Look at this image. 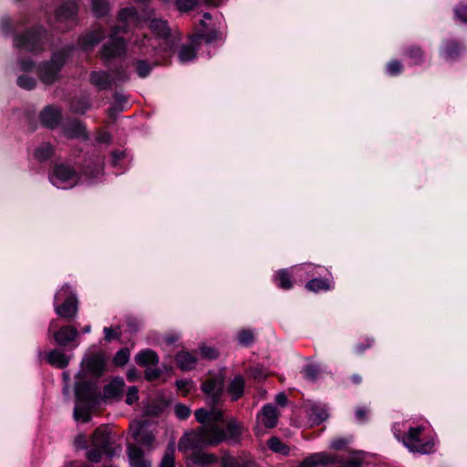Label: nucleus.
<instances>
[{
    "label": "nucleus",
    "instance_id": "f257e3e1",
    "mask_svg": "<svg viewBox=\"0 0 467 467\" xmlns=\"http://www.w3.org/2000/svg\"><path fill=\"white\" fill-rule=\"evenodd\" d=\"M76 403L73 411L75 420L83 423L91 420V412L99 404V392L94 382L78 381L74 387Z\"/></svg>",
    "mask_w": 467,
    "mask_h": 467
},
{
    "label": "nucleus",
    "instance_id": "f03ea898",
    "mask_svg": "<svg viewBox=\"0 0 467 467\" xmlns=\"http://www.w3.org/2000/svg\"><path fill=\"white\" fill-rule=\"evenodd\" d=\"M114 434L113 426L106 424L99 426L93 431L89 437V449L87 451L89 462L98 463L102 460L103 455L109 458L114 456Z\"/></svg>",
    "mask_w": 467,
    "mask_h": 467
},
{
    "label": "nucleus",
    "instance_id": "7ed1b4c3",
    "mask_svg": "<svg viewBox=\"0 0 467 467\" xmlns=\"http://www.w3.org/2000/svg\"><path fill=\"white\" fill-rule=\"evenodd\" d=\"M217 441L218 440L213 436L211 424H207L185 432L179 440L178 449L183 453H193L205 447L216 446Z\"/></svg>",
    "mask_w": 467,
    "mask_h": 467
},
{
    "label": "nucleus",
    "instance_id": "20e7f679",
    "mask_svg": "<svg viewBox=\"0 0 467 467\" xmlns=\"http://www.w3.org/2000/svg\"><path fill=\"white\" fill-rule=\"evenodd\" d=\"M71 47H65L51 56L50 60L41 63L37 67V76L45 85H52L60 78V71L72 52Z\"/></svg>",
    "mask_w": 467,
    "mask_h": 467
},
{
    "label": "nucleus",
    "instance_id": "39448f33",
    "mask_svg": "<svg viewBox=\"0 0 467 467\" xmlns=\"http://www.w3.org/2000/svg\"><path fill=\"white\" fill-rule=\"evenodd\" d=\"M213 436L218 440L216 446L223 441H229L234 444L241 442L242 436L245 431L244 424L236 419H230L224 428L218 424H211Z\"/></svg>",
    "mask_w": 467,
    "mask_h": 467
},
{
    "label": "nucleus",
    "instance_id": "423d86ee",
    "mask_svg": "<svg viewBox=\"0 0 467 467\" xmlns=\"http://www.w3.org/2000/svg\"><path fill=\"white\" fill-rule=\"evenodd\" d=\"M60 297H65V302L55 306L57 315L63 318H74L78 311V301L69 285L66 284L60 288L55 296V300Z\"/></svg>",
    "mask_w": 467,
    "mask_h": 467
},
{
    "label": "nucleus",
    "instance_id": "0eeeda50",
    "mask_svg": "<svg viewBox=\"0 0 467 467\" xmlns=\"http://www.w3.org/2000/svg\"><path fill=\"white\" fill-rule=\"evenodd\" d=\"M46 32L44 28L38 27L27 31L20 36H16L14 42L16 47L31 53H39L44 49Z\"/></svg>",
    "mask_w": 467,
    "mask_h": 467
},
{
    "label": "nucleus",
    "instance_id": "6e6552de",
    "mask_svg": "<svg viewBox=\"0 0 467 467\" xmlns=\"http://www.w3.org/2000/svg\"><path fill=\"white\" fill-rule=\"evenodd\" d=\"M79 180L77 171L66 164H57L53 168L49 176L50 182L60 189L74 187Z\"/></svg>",
    "mask_w": 467,
    "mask_h": 467
},
{
    "label": "nucleus",
    "instance_id": "1a4fd4ad",
    "mask_svg": "<svg viewBox=\"0 0 467 467\" xmlns=\"http://www.w3.org/2000/svg\"><path fill=\"white\" fill-rule=\"evenodd\" d=\"M107 358L102 352H92L86 355L81 367L93 377L99 378L106 372Z\"/></svg>",
    "mask_w": 467,
    "mask_h": 467
},
{
    "label": "nucleus",
    "instance_id": "9d476101",
    "mask_svg": "<svg viewBox=\"0 0 467 467\" xmlns=\"http://www.w3.org/2000/svg\"><path fill=\"white\" fill-rule=\"evenodd\" d=\"M423 431V427H415L410 428L408 431V433L403 438V443L404 445L413 452H420V453H429L432 447L433 442H425L421 443L420 440V436Z\"/></svg>",
    "mask_w": 467,
    "mask_h": 467
},
{
    "label": "nucleus",
    "instance_id": "9b49d317",
    "mask_svg": "<svg viewBox=\"0 0 467 467\" xmlns=\"http://www.w3.org/2000/svg\"><path fill=\"white\" fill-rule=\"evenodd\" d=\"M57 327V319L51 320L48 327V333L53 332L54 340L58 346L66 347L69 343L73 342L78 336V329L72 326H64L57 330H55Z\"/></svg>",
    "mask_w": 467,
    "mask_h": 467
},
{
    "label": "nucleus",
    "instance_id": "f8f14e48",
    "mask_svg": "<svg viewBox=\"0 0 467 467\" xmlns=\"http://www.w3.org/2000/svg\"><path fill=\"white\" fill-rule=\"evenodd\" d=\"M223 388V378L219 375L207 379L202 384V390L211 400L213 405H216L221 398Z\"/></svg>",
    "mask_w": 467,
    "mask_h": 467
},
{
    "label": "nucleus",
    "instance_id": "ddd939ff",
    "mask_svg": "<svg viewBox=\"0 0 467 467\" xmlns=\"http://www.w3.org/2000/svg\"><path fill=\"white\" fill-rule=\"evenodd\" d=\"M139 24L138 14L134 8H127L119 12V33H126Z\"/></svg>",
    "mask_w": 467,
    "mask_h": 467
},
{
    "label": "nucleus",
    "instance_id": "4468645a",
    "mask_svg": "<svg viewBox=\"0 0 467 467\" xmlns=\"http://www.w3.org/2000/svg\"><path fill=\"white\" fill-rule=\"evenodd\" d=\"M40 119L44 126L54 129L61 120V110L52 105L47 106L40 114Z\"/></svg>",
    "mask_w": 467,
    "mask_h": 467
},
{
    "label": "nucleus",
    "instance_id": "2eb2a0df",
    "mask_svg": "<svg viewBox=\"0 0 467 467\" xmlns=\"http://www.w3.org/2000/svg\"><path fill=\"white\" fill-rule=\"evenodd\" d=\"M279 418V412L277 409L272 404L265 405L261 412L258 414V420L262 424L268 429H272L276 426Z\"/></svg>",
    "mask_w": 467,
    "mask_h": 467
},
{
    "label": "nucleus",
    "instance_id": "dca6fc26",
    "mask_svg": "<svg viewBox=\"0 0 467 467\" xmlns=\"http://www.w3.org/2000/svg\"><path fill=\"white\" fill-rule=\"evenodd\" d=\"M143 451L135 446L129 445L128 456L131 467H151V462L144 458Z\"/></svg>",
    "mask_w": 467,
    "mask_h": 467
},
{
    "label": "nucleus",
    "instance_id": "f3484780",
    "mask_svg": "<svg viewBox=\"0 0 467 467\" xmlns=\"http://www.w3.org/2000/svg\"><path fill=\"white\" fill-rule=\"evenodd\" d=\"M65 135L70 139H82L87 140L88 133L85 126L79 121H71L63 127Z\"/></svg>",
    "mask_w": 467,
    "mask_h": 467
},
{
    "label": "nucleus",
    "instance_id": "a211bd4d",
    "mask_svg": "<svg viewBox=\"0 0 467 467\" xmlns=\"http://www.w3.org/2000/svg\"><path fill=\"white\" fill-rule=\"evenodd\" d=\"M103 36L104 32L98 28L82 36L78 40V44L83 50L88 51L92 49Z\"/></svg>",
    "mask_w": 467,
    "mask_h": 467
},
{
    "label": "nucleus",
    "instance_id": "6ab92c4d",
    "mask_svg": "<svg viewBox=\"0 0 467 467\" xmlns=\"http://www.w3.org/2000/svg\"><path fill=\"white\" fill-rule=\"evenodd\" d=\"M175 360L182 370H192L195 368L198 358L194 353L181 350L176 354Z\"/></svg>",
    "mask_w": 467,
    "mask_h": 467
},
{
    "label": "nucleus",
    "instance_id": "aec40b11",
    "mask_svg": "<svg viewBox=\"0 0 467 467\" xmlns=\"http://www.w3.org/2000/svg\"><path fill=\"white\" fill-rule=\"evenodd\" d=\"M116 34L117 29L113 28L111 31L109 43L105 45L101 50V58L107 65L113 63L117 55V41L115 38Z\"/></svg>",
    "mask_w": 467,
    "mask_h": 467
},
{
    "label": "nucleus",
    "instance_id": "412c9836",
    "mask_svg": "<svg viewBox=\"0 0 467 467\" xmlns=\"http://www.w3.org/2000/svg\"><path fill=\"white\" fill-rule=\"evenodd\" d=\"M71 359V357L65 354L60 349H53L47 353V361L51 365L58 368H65Z\"/></svg>",
    "mask_w": 467,
    "mask_h": 467
},
{
    "label": "nucleus",
    "instance_id": "4be33fe9",
    "mask_svg": "<svg viewBox=\"0 0 467 467\" xmlns=\"http://www.w3.org/2000/svg\"><path fill=\"white\" fill-rule=\"evenodd\" d=\"M462 48L455 40H446L443 42L441 53L448 60H454L462 54Z\"/></svg>",
    "mask_w": 467,
    "mask_h": 467
},
{
    "label": "nucleus",
    "instance_id": "5701e85b",
    "mask_svg": "<svg viewBox=\"0 0 467 467\" xmlns=\"http://www.w3.org/2000/svg\"><path fill=\"white\" fill-rule=\"evenodd\" d=\"M191 460L192 463L199 465L201 467H208L210 465L214 464L217 462L218 458L215 454L205 452L202 450L194 451L192 456Z\"/></svg>",
    "mask_w": 467,
    "mask_h": 467
},
{
    "label": "nucleus",
    "instance_id": "b1692460",
    "mask_svg": "<svg viewBox=\"0 0 467 467\" xmlns=\"http://www.w3.org/2000/svg\"><path fill=\"white\" fill-rule=\"evenodd\" d=\"M221 465L222 467H252L254 463L249 459L233 457L228 451H224L221 458Z\"/></svg>",
    "mask_w": 467,
    "mask_h": 467
},
{
    "label": "nucleus",
    "instance_id": "393cba45",
    "mask_svg": "<svg viewBox=\"0 0 467 467\" xmlns=\"http://www.w3.org/2000/svg\"><path fill=\"white\" fill-rule=\"evenodd\" d=\"M90 80L99 89H107L114 81V76L108 72H93Z\"/></svg>",
    "mask_w": 467,
    "mask_h": 467
},
{
    "label": "nucleus",
    "instance_id": "a878e982",
    "mask_svg": "<svg viewBox=\"0 0 467 467\" xmlns=\"http://www.w3.org/2000/svg\"><path fill=\"white\" fill-rule=\"evenodd\" d=\"M150 29L161 38H168L170 36V28L165 20L161 18H151L149 24Z\"/></svg>",
    "mask_w": 467,
    "mask_h": 467
},
{
    "label": "nucleus",
    "instance_id": "bb28decb",
    "mask_svg": "<svg viewBox=\"0 0 467 467\" xmlns=\"http://www.w3.org/2000/svg\"><path fill=\"white\" fill-rule=\"evenodd\" d=\"M99 403H107L111 400L117 398V378H112L107 384L104 385L101 393H99Z\"/></svg>",
    "mask_w": 467,
    "mask_h": 467
},
{
    "label": "nucleus",
    "instance_id": "cd10ccee",
    "mask_svg": "<svg viewBox=\"0 0 467 467\" xmlns=\"http://www.w3.org/2000/svg\"><path fill=\"white\" fill-rule=\"evenodd\" d=\"M198 45L197 38H192L191 44L182 46L178 53L180 61L188 62L194 59Z\"/></svg>",
    "mask_w": 467,
    "mask_h": 467
},
{
    "label": "nucleus",
    "instance_id": "c85d7f7f",
    "mask_svg": "<svg viewBox=\"0 0 467 467\" xmlns=\"http://www.w3.org/2000/svg\"><path fill=\"white\" fill-rule=\"evenodd\" d=\"M78 12V5L75 2L63 4L56 12L57 20H67L73 18Z\"/></svg>",
    "mask_w": 467,
    "mask_h": 467
},
{
    "label": "nucleus",
    "instance_id": "c756f323",
    "mask_svg": "<svg viewBox=\"0 0 467 467\" xmlns=\"http://www.w3.org/2000/svg\"><path fill=\"white\" fill-rule=\"evenodd\" d=\"M136 361L140 366H157L159 358L153 350L145 349L136 356Z\"/></svg>",
    "mask_w": 467,
    "mask_h": 467
},
{
    "label": "nucleus",
    "instance_id": "7c9ffc66",
    "mask_svg": "<svg viewBox=\"0 0 467 467\" xmlns=\"http://www.w3.org/2000/svg\"><path fill=\"white\" fill-rule=\"evenodd\" d=\"M244 379L242 376L237 375L234 378L229 385L228 391L233 400H237L244 393Z\"/></svg>",
    "mask_w": 467,
    "mask_h": 467
},
{
    "label": "nucleus",
    "instance_id": "2f4dec72",
    "mask_svg": "<svg viewBox=\"0 0 467 467\" xmlns=\"http://www.w3.org/2000/svg\"><path fill=\"white\" fill-rule=\"evenodd\" d=\"M159 467H175V443L171 441L162 456Z\"/></svg>",
    "mask_w": 467,
    "mask_h": 467
},
{
    "label": "nucleus",
    "instance_id": "473e14b6",
    "mask_svg": "<svg viewBox=\"0 0 467 467\" xmlns=\"http://www.w3.org/2000/svg\"><path fill=\"white\" fill-rule=\"evenodd\" d=\"M167 404L162 400H152L145 406L144 414L150 417L160 416L166 409Z\"/></svg>",
    "mask_w": 467,
    "mask_h": 467
},
{
    "label": "nucleus",
    "instance_id": "72a5a7b5",
    "mask_svg": "<svg viewBox=\"0 0 467 467\" xmlns=\"http://www.w3.org/2000/svg\"><path fill=\"white\" fill-rule=\"evenodd\" d=\"M267 445L269 449L275 453H279L282 455L289 454V447L277 437L270 438L267 441Z\"/></svg>",
    "mask_w": 467,
    "mask_h": 467
},
{
    "label": "nucleus",
    "instance_id": "f704fd0d",
    "mask_svg": "<svg viewBox=\"0 0 467 467\" xmlns=\"http://www.w3.org/2000/svg\"><path fill=\"white\" fill-rule=\"evenodd\" d=\"M306 287L310 291L318 292L321 290H330L332 286L330 281L327 279L314 278L307 282Z\"/></svg>",
    "mask_w": 467,
    "mask_h": 467
},
{
    "label": "nucleus",
    "instance_id": "c9c22d12",
    "mask_svg": "<svg viewBox=\"0 0 467 467\" xmlns=\"http://www.w3.org/2000/svg\"><path fill=\"white\" fill-rule=\"evenodd\" d=\"M53 154V147L50 143H42L38 146L35 152L34 157L38 161H46L49 159Z\"/></svg>",
    "mask_w": 467,
    "mask_h": 467
},
{
    "label": "nucleus",
    "instance_id": "e433bc0d",
    "mask_svg": "<svg viewBox=\"0 0 467 467\" xmlns=\"http://www.w3.org/2000/svg\"><path fill=\"white\" fill-rule=\"evenodd\" d=\"M310 417L316 423H320L328 418V413L324 407L312 405L310 407Z\"/></svg>",
    "mask_w": 467,
    "mask_h": 467
},
{
    "label": "nucleus",
    "instance_id": "4c0bfd02",
    "mask_svg": "<svg viewBox=\"0 0 467 467\" xmlns=\"http://www.w3.org/2000/svg\"><path fill=\"white\" fill-rule=\"evenodd\" d=\"M406 56L412 60L413 64L418 65L423 60V50L419 46H411L407 48Z\"/></svg>",
    "mask_w": 467,
    "mask_h": 467
},
{
    "label": "nucleus",
    "instance_id": "58836bf2",
    "mask_svg": "<svg viewBox=\"0 0 467 467\" xmlns=\"http://www.w3.org/2000/svg\"><path fill=\"white\" fill-rule=\"evenodd\" d=\"M92 11L98 17L105 16L109 11V4L105 0H92Z\"/></svg>",
    "mask_w": 467,
    "mask_h": 467
},
{
    "label": "nucleus",
    "instance_id": "ea45409f",
    "mask_svg": "<svg viewBox=\"0 0 467 467\" xmlns=\"http://www.w3.org/2000/svg\"><path fill=\"white\" fill-rule=\"evenodd\" d=\"M320 369L317 365L307 364L303 368L304 377L306 380L316 381L319 375Z\"/></svg>",
    "mask_w": 467,
    "mask_h": 467
},
{
    "label": "nucleus",
    "instance_id": "a19ab883",
    "mask_svg": "<svg viewBox=\"0 0 467 467\" xmlns=\"http://www.w3.org/2000/svg\"><path fill=\"white\" fill-rule=\"evenodd\" d=\"M146 422L141 420H134L130 423V431L131 436L137 441L138 438L145 431Z\"/></svg>",
    "mask_w": 467,
    "mask_h": 467
},
{
    "label": "nucleus",
    "instance_id": "79ce46f5",
    "mask_svg": "<svg viewBox=\"0 0 467 467\" xmlns=\"http://www.w3.org/2000/svg\"><path fill=\"white\" fill-rule=\"evenodd\" d=\"M276 279L280 287L284 289H289L292 287V282L290 280V275L287 270H280L276 274Z\"/></svg>",
    "mask_w": 467,
    "mask_h": 467
},
{
    "label": "nucleus",
    "instance_id": "37998d69",
    "mask_svg": "<svg viewBox=\"0 0 467 467\" xmlns=\"http://www.w3.org/2000/svg\"><path fill=\"white\" fill-rule=\"evenodd\" d=\"M254 333L250 329H243L238 334V342L243 346H249L254 342Z\"/></svg>",
    "mask_w": 467,
    "mask_h": 467
},
{
    "label": "nucleus",
    "instance_id": "c03bdc74",
    "mask_svg": "<svg viewBox=\"0 0 467 467\" xmlns=\"http://www.w3.org/2000/svg\"><path fill=\"white\" fill-rule=\"evenodd\" d=\"M369 409L366 406H358L355 410L356 420L359 423H365L368 420Z\"/></svg>",
    "mask_w": 467,
    "mask_h": 467
},
{
    "label": "nucleus",
    "instance_id": "a18cd8bd",
    "mask_svg": "<svg viewBox=\"0 0 467 467\" xmlns=\"http://www.w3.org/2000/svg\"><path fill=\"white\" fill-rule=\"evenodd\" d=\"M89 108V103L86 99H78L71 103L70 109L75 113L83 114Z\"/></svg>",
    "mask_w": 467,
    "mask_h": 467
},
{
    "label": "nucleus",
    "instance_id": "49530a36",
    "mask_svg": "<svg viewBox=\"0 0 467 467\" xmlns=\"http://www.w3.org/2000/svg\"><path fill=\"white\" fill-rule=\"evenodd\" d=\"M201 356L207 359H215L219 356V352L213 347L202 345L200 347Z\"/></svg>",
    "mask_w": 467,
    "mask_h": 467
},
{
    "label": "nucleus",
    "instance_id": "de8ad7c7",
    "mask_svg": "<svg viewBox=\"0 0 467 467\" xmlns=\"http://www.w3.org/2000/svg\"><path fill=\"white\" fill-rule=\"evenodd\" d=\"M174 413L179 420H186L191 415V409L182 403L174 407Z\"/></svg>",
    "mask_w": 467,
    "mask_h": 467
},
{
    "label": "nucleus",
    "instance_id": "09e8293b",
    "mask_svg": "<svg viewBox=\"0 0 467 467\" xmlns=\"http://www.w3.org/2000/svg\"><path fill=\"white\" fill-rule=\"evenodd\" d=\"M17 85L25 89H32L36 86V80L32 77L20 76L17 78Z\"/></svg>",
    "mask_w": 467,
    "mask_h": 467
},
{
    "label": "nucleus",
    "instance_id": "8fccbe9b",
    "mask_svg": "<svg viewBox=\"0 0 467 467\" xmlns=\"http://www.w3.org/2000/svg\"><path fill=\"white\" fill-rule=\"evenodd\" d=\"M137 441L140 442L144 446L152 447L155 441V436L151 431L145 430L140 438H138Z\"/></svg>",
    "mask_w": 467,
    "mask_h": 467
},
{
    "label": "nucleus",
    "instance_id": "3c124183",
    "mask_svg": "<svg viewBox=\"0 0 467 467\" xmlns=\"http://www.w3.org/2000/svg\"><path fill=\"white\" fill-rule=\"evenodd\" d=\"M195 38H197V40L199 38H202L207 44H210L213 41L222 39V36L217 30H212L206 34H201L197 36Z\"/></svg>",
    "mask_w": 467,
    "mask_h": 467
},
{
    "label": "nucleus",
    "instance_id": "603ef678",
    "mask_svg": "<svg viewBox=\"0 0 467 467\" xmlns=\"http://www.w3.org/2000/svg\"><path fill=\"white\" fill-rule=\"evenodd\" d=\"M198 0H176L175 5L178 10L186 12L191 10L194 5H196Z\"/></svg>",
    "mask_w": 467,
    "mask_h": 467
},
{
    "label": "nucleus",
    "instance_id": "864d4df0",
    "mask_svg": "<svg viewBox=\"0 0 467 467\" xmlns=\"http://www.w3.org/2000/svg\"><path fill=\"white\" fill-rule=\"evenodd\" d=\"M223 420V411L217 408L209 410V424H217Z\"/></svg>",
    "mask_w": 467,
    "mask_h": 467
},
{
    "label": "nucleus",
    "instance_id": "5fc2aeb1",
    "mask_svg": "<svg viewBox=\"0 0 467 467\" xmlns=\"http://www.w3.org/2000/svg\"><path fill=\"white\" fill-rule=\"evenodd\" d=\"M196 420L203 425L209 424V410L199 409L195 410Z\"/></svg>",
    "mask_w": 467,
    "mask_h": 467
},
{
    "label": "nucleus",
    "instance_id": "6e6d98bb",
    "mask_svg": "<svg viewBox=\"0 0 467 467\" xmlns=\"http://www.w3.org/2000/svg\"><path fill=\"white\" fill-rule=\"evenodd\" d=\"M349 442H350V439L337 438L331 441L330 447L334 450H344L347 448V446L348 445Z\"/></svg>",
    "mask_w": 467,
    "mask_h": 467
},
{
    "label": "nucleus",
    "instance_id": "4d7b16f0",
    "mask_svg": "<svg viewBox=\"0 0 467 467\" xmlns=\"http://www.w3.org/2000/svg\"><path fill=\"white\" fill-rule=\"evenodd\" d=\"M402 67V64L399 60H392L387 65V70L392 76L400 74Z\"/></svg>",
    "mask_w": 467,
    "mask_h": 467
},
{
    "label": "nucleus",
    "instance_id": "13d9d810",
    "mask_svg": "<svg viewBox=\"0 0 467 467\" xmlns=\"http://www.w3.org/2000/svg\"><path fill=\"white\" fill-rule=\"evenodd\" d=\"M139 400L138 396V389L134 386L130 387L126 395L125 402L128 405H132L134 402H136Z\"/></svg>",
    "mask_w": 467,
    "mask_h": 467
},
{
    "label": "nucleus",
    "instance_id": "bf43d9fd",
    "mask_svg": "<svg viewBox=\"0 0 467 467\" xmlns=\"http://www.w3.org/2000/svg\"><path fill=\"white\" fill-rule=\"evenodd\" d=\"M454 13L456 17L463 23H467V5H459Z\"/></svg>",
    "mask_w": 467,
    "mask_h": 467
},
{
    "label": "nucleus",
    "instance_id": "052dcab7",
    "mask_svg": "<svg viewBox=\"0 0 467 467\" xmlns=\"http://www.w3.org/2000/svg\"><path fill=\"white\" fill-rule=\"evenodd\" d=\"M161 370L156 366H149L145 370V378L148 380H153L161 376Z\"/></svg>",
    "mask_w": 467,
    "mask_h": 467
},
{
    "label": "nucleus",
    "instance_id": "680f3d73",
    "mask_svg": "<svg viewBox=\"0 0 467 467\" xmlns=\"http://www.w3.org/2000/svg\"><path fill=\"white\" fill-rule=\"evenodd\" d=\"M126 323L130 332H137L140 326L139 319L131 316L126 317Z\"/></svg>",
    "mask_w": 467,
    "mask_h": 467
},
{
    "label": "nucleus",
    "instance_id": "e2e57ef3",
    "mask_svg": "<svg viewBox=\"0 0 467 467\" xmlns=\"http://www.w3.org/2000/svg\"><path fill=\"white\" fill-rule=\"evenodd\" d=\"M136 70L140 77L144 78L150 73V67L144 61H139L137 63Z\"/></svg>",
    "mask_w": 467,
    "mask_h": 467
},
{
    "label": "nucleus",
    "instance_id": "0e129e2a",
    "mask_svg": "<svg viewBox=\"0 0 467 467\" xmlns=\"http://www.w3.org/2000/svg\"><path fill=\"white\" fill-rule=\"evenodd\" d=\"M74 444L79 449H88V441L86 435L83 433L77 435L74 440Z\"/></svg>",
    "mask_w": 467,
    "mask_h": 467
},
{
    "label": "nucleus",
    "instance_id": "69168bd1",
    "mask_svg": "<svg viewBox=\"0 0 467 467\" xmlns=\"http://www.w3.org/2000/svg\"><path fill=\"white\" fill-rule=\"evenodd\" d=\"M130 358V350L124 348L119 351V366L124 365L128 362Z\"/></svg>",
    "mask_w": 467,
    "mask_h": 467
},
{
    "label": "nucleus",
    "instance_id": "338daca9",
    "mask_svg": "<svg viewBox=\"0 0 467 467\" xmlns=\"http://www.w3.org/2000/svg\"><path fill=\"white\" fill-rule=\"evenodd\" d=\"M20 69L23 71H32L35 65L30 59L19 61Z\"/></svg>",
    "mask_w": 467,
    "mask_h": 467
},
{
    "label": "nucleus",
    "instance_id": "774afa93",
    "mask_svg": "<svg viewBox=\"0 0 467 467\" xmlns=\"http://www.w3.org/2000/svg\"><path fill=\"white\" fill-rule=\"evenodd\" d=\"M372 345V341L370 340H367L366 342L364 343H360L358 345H357L355 347V351L358 353V354H361L363 353L366 349H368V348H370Z\"/></svg>",
    "mask_w": 467,
    "mask_h": 467
}]
</instances>
